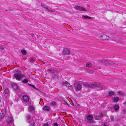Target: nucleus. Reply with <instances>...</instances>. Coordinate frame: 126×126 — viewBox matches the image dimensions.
Returning <instances> with one entry per match:
<instances>
[{"label": "nucleus", "instance_id": "obj_1", "mask_svg": "<svg viewBox=\"0 0 126 126\" xmlns=\"http://www.w3.org/2000/svg\"><path fill=\"white\" fill-rule=\"evenodd\" d=\"M102 86L98 83H96L94 84L88 83V87L91 88H94L96 87L101 88Z\"/></svg>", "mask_w": 126, "mask_h": 126}, {"label": "nucleus", "instance_id": "obj_2", "mask_svg": "<svg viewBox=\"0 0 126 126\" xmlns=\"http://www.w3.org/2000/svg\"><path fill=\"white\" fill-rule=\"evenodd\" d=\"M14 76L16 79L18 80H20L22 79V78L25 76L24 75L20 73H17L14 74Z\"/></svg>", "mask_w": 126, "mask_h": 126}, {"label": "nucleus", "instance_id": "obj_3", "mask_svg": "<svg viewBox=\"0 0 126 126\" xmlns=\"http://www.w3.org/2000/svg\"><path fill=\"white\" fill-rule=\"evenodd\" d=\"M8 126H16L14 125L12 117H9L7 120Z\"/></svg>", "mask_w": 126, "mask_h": 126}, {"label": "nucleus", "instance_id": "obj_4", "mask_svg": "<svg viewBox=\"0 0 126 126\" xmlns=\"http://www.w3.org/2000/svg\"><path fill=\"white\" fill-rule=\"evenodd\" d=\"M74 7L76 9L78 10L82 11H87L86 10H85L83 7L78 6H75Z\"/></svg>", "mask_w": 126, "mask_h": 126}, {"label": "nucleus", "instance_id": "obj_5", "mask_svg": "<svg viewBox=\"0 0 126 126\" xmlns=\"http://www.w3.org/2000/svg\"><path fill=\"white\" fill-rule=\"evenodd\" d=\"M70 51L68 49H65L63 51V53L64 55H68L70 54Z\"/></svg>", "mask_w": 126, "mask_h": 126}, {"label": "nucleus", "instance_id": "obj_6", "mask_svg": "<svg viewBox=\"0 0 126 126\" xmlns=\"http://www.w3.org/2000/svg\"><path fill=\"white\" fill-rule=\"evenodd\" d=\"M5 113L6 112L5 110H3V111H1L0 114V120L4 117Z\"/></svg>", "mask_w": 126, "mask_h": 126}, {"label": "nucleus", "instance_id": "obj_7", "mask_svg": "<svg viewBox=\"0 0 126 126\" xmlns=\"http://www.w3.org/2000/svg\"><path fill=\"white\" fill-rule=\"evenodd\" d=\"M42 109L44 110L47 111H49L50 110V108L47 106H44L43 107Z\"/></svg>", "mask_w": 126, "mask_h": 126}, {"label": "nucleus", "instance_id": "obj_8", "mask_svg": "<svg viewBox=\"0 0 126 126\" xmlns=\"http://www.w3.org/2000/svg\"><path fill=\"white\" fill-rule=\"evenodd\" d=\"M28 109L30 111H33L34 110V107L33 105H30L29 106Z\"/></svg>", "mask_w": 126, "mask_h": 126}, {"label": "nucleus", "instance_id": "obj_9", "mask_svg": "<svg viewBox=\"0 0 126 126\" xmlns=\"http://www.w3.org/2000/svg\"><path fill=\"white\" fill-rule=\"evenodd\" d=\"M23 100L25 102H27L29 100V98L28 96L26 95H24L23 96Z\"/></svg>", "mask_w": 126, "mask_h": 126}, {"label": "nucleus", "instance_id": "obj_10", "mask_svg": "<svg viewBox=\"0 0 126 126\" xmlns=\"http://www.w3.org/2000/svg\"><path fill=\"white\" fill-rule=\"evenodd\" d=\"M63 85L67 86L68 87H71V85L66 81L63 82Z\"/></svg>", "mask_w": 126, "mask_h": 126}, {"label": "nucleus", "instance_id": "obj_11", "mask_svg": "<svg viewBox=\"0 0 126 126\" xmlns=\"http://www.w3.org/2000/svg\"><path fill=\"white\" fill-rule=\"evenodd\" d=\"M93 118V116L91 115H88L87 117V119L89 121L92 120Z\"/></svg>", "mask_w": 126, "mask_h": 126}, {"label": "nucleus", "instance_id": "obj_12", "mask_svg": "<svg viewBox=\"0 0 126 126\" xmlns=\"http://www.w3.org/2000/svg\"><path fill=\"white\" fill-rule=\"evenodd\" d=\"M81 88V86L80 84H78L76 88V91H78L79 90H80Z\"/></svg>", "mask_w": 126, "mask_h": 126}, {"label": "nucleus", "instance_id": "obj_13", "mask_svg": "<svg viewBox=\"0 0 126 126\" xmlns=\"http://www.w3.org/2000/svg\"><path fill=\"white\" fill-rule=\"evenodd\" d=\"M102 37L103 39L106 40H108L109 38L108 36L104 35H103Z\"/></svg>", "mask_w": 126, "mask_h": 126}, {"label": "nucleus", "instance_id": "obj_14", "mask_svg": "<svg viewBox=\"0 0 126 126\" xmlns=\"http://www.w3.org/2000/svg\"><path fill=\"white\" fill-rule=\"evenodd\" d=\"M119 107L118 105L115 106L113 107L114 109L116 111L118 110L119 109Z\"/></svg>", "mask_w": 126, "mask_h": 126}, {"label": "nucleus", "instance_id": "obj_15", "mask_svg": "<svg viewBox=\"0 0 126 126\" xmlns=\"http://www.w3.org/2000/svg\"><path fill=\"white\" fill-rule=\"evenodd\" d=\"M5 93V94H9V90L8 88H6L4 90Z\"/></svg>", "mask_w": 126, "mask_h": 126}, {"label": "nucleus", "instance_id": "obj_16", "mask_svg": "<svg viewBox=\"0 0 126 126\" xmlns=\"http://www.w3.org/2000/svg\"><path fill=\"white\" fill-rule=\"evenodd\" d=\"M82 17L83 18H87L88 19H90L92 18V17L89 16H84L83 15L82 16Z\"/></svg>", "mask_w": 126, "mask_h": 126}, {"label": "nucleus", "instance_id": "obj_17", "mask_svg": "<svg viewBox=\"0 0 126 126\" xmlns=\"http://www.w3.org/2000/svg\"><path fill=\"white\" fill-rule=\"evenodd\" d=\"M12 87L15 90H16L18 88V86L16 84H14L12 85Z\"/></svg>", "mask_w": 126, "mask_h": 126}, {"label": "nucleus", "instance_id": "obj_18", "mask_svg": "<svg viewBox=\"0 0 126 126\" xmlns=\"http://www.w3.org/2000/svg\"><path fill=\"white\" fill-rule=\"evenodd\" d=\"M101 117L100 116L97 115H95L94 116V118L96 120L100 119Z\"/></svg>", "mask_w": 126, "mask_h": 126}, {"label": "nucleus", "instance_id": "obj_19", "mask_svg": "<svg viewBox=\"0 0 126 126\" xmlns=\"http://www.w3.org/2000/svg\"><path fill=\"white\" fill-rule=\"evenodd\" d=\"M119 99V98L118 97H116L113 99V102H117Z\"/></svg>", "mask_w": 126, "mask_h": 126}, {"label": "nucleus", "instance_id": "obj_20", "mask_svg": "<svg viewBox=\"0 0 126 126\" xmlns=\"http://www.w3.org/2000/svg\"><path fill=\"white\" fill-rule=\"evenodd\" d=\"M86 65L87 67H90L92 66V64L91 63L89 62L86 64Z\"/></svg>", "mask_w": 126, "mask_h": 126}, {"label": "nucleus", "instance_id": "obj_21", "mask_svg": "<svg viewBox=\"0 0 126 126\" xmlns=\"http://www.w3.org/2000/svg\"><path fill=\"white\" fill-rule=\"evenodd\" d=\"M110 96H112L114 95V92L112 91H110L108 92Z\"/></svg>", "mask_w": 126, "mask_h": 126}, {"label": "nucleus", "instance_id": "obj_22", "mask_svg": "<svg viewBox=\"0 0 126 126\" xmlns=\"http://www.w3.org/2000/svg\"><path fill=\"white\" fill-rule=\"evenodd\" d=\"M28 79H24L22 81V82L23 83H24L28 82Z\"/></svg>", "mask_w": 126, "mask_h": 126}, {"label": "nucleus", "instance_id": "obj_23", "mask_svg": "<svg viewBox=\"0 0 126 126\" xmlns=\"http://www.w3.org/2000/svg\"><path fill=\"white\" fill-rule=\"evenodd\" d=\"M21 52L22 54L25 55L26 54V50L23 49L21 51Z\"/></svg>", "mask_w": 126, "mask_h": 126}, {"label": "nucleus", "instance_id": "obj_24", "mask_svg": "<svg viewBox=\"0 0 126 126\" xmlns=\"http://www.w3.org/2000/svg\"><path fill=\"white\" fill-rule=\"evenodd\" d=\"M27 119L29 121H31L32 120V118L29 115H28L27 116Z\"/></svg>", "mask_w": 126, "mask_h": 126}, {"label": "nucleus", "instance_id": "obj_25", "mask_svg": "<svg viewBox=\"0 0 126 126\" xmlns=\"http://www.w3.org/2000/svg\"><path fill=\"white\" fill-rule=\"evenodd\" d=\"M118 93L121 96H123L124 95V93L123 92L121 91H119Z\"/></svg>", "mask_w": 126, "mask_h": 126}, {"label": "nucleus", "instance_id": "obj_26", "mask_svg": "<svg viewBox=\"0 0 126 126\" xmlns=\"http://www.w3.org/2000/svg\"><path fill=\"white\" fill-rule=\"evenodd\" d=\"M74 106L76 108H78V107L79 106V104H75V103L73 104Z\"/></svg>", "mask_w": 126, "mask_h": 126}, {"label": "nucleus", "instance_id": "obj_27", "mask_svg": "<svg viewBox=\"0 0 126 126\" xmlns=\"http://www.w3.org/2000/svg\"><path fill=\"white\" fill-rule=\"evenodd\" d=\"M110 119L111 121H113L114 120L113 117L112 116H110Z\"/></svg>", "mask_w": 126, "mask_h": 126}, {"label": "nucleus", "instance_id": "obj_28", "mask_svg": "<svg viewBox=\"0 0 126 126\" xmlns=\"http://www.w3.org/2000/svg\"><path fill=\"white\" fill-rule=\"evenodd\" d=\"M51 104L52 105H56V103L55 102L53 101L51 103Z\"/></svg>", "mask_w": 126, "mask_h": 126}, {"label": "nucleus", "instance_id": "obj_29", "mask_svg": "<svg viewBox=\"0 0 126 126\" xmlns=\"http://www.w3.org/2000/svg\"><path fill=\"white\" fill-rule=\"evenodd\" d=\"M30 126H35L34 124V123H32L30 124Z\"/></svg>", "mask_w": 126, "mask_h": 126}, {"label": "nucleus", "instance_id": "obj_30", "mask_svg": "<svg viewBox=\"0 0 126 126\" xmlns=\"http://www.w3.org/2000/svg\"><path fill=\"white\" fill-rule=\"evenodd\" d=\"M53 126H58V124L56 123H54Z\"/></svg>", "mask_w": 126, "mask_h": 126}, {"label": "nucleus", "instance_id": "obj_31", "mask_svg": "<svg viewBox=\"0 0 126 126\" xmlns=\"http://www.w3.org/2000/svg\"><path fill=\"white\" fill-rule=\"evenodd\" d=\"M29 85L31 86L32 87H33V88H34L35 87V86L34 85H31L30 84H29Z\"/></svg>", "mask_w": 126, "mask_h": 126}, {"label": "nucleus", "instance_id": "obj_32", "mask_svg": "<svg viewBox=\"0 0 126 126\" xmlns=\"http://www.w3.org/2000/svg\"><path fill=\"white\" fill-rule=\"evenodd\" d=\"M107 123L106 122L105 123L104 125L103 126H109V125L107 124Z\"/></svg>", "mask_w": 126, "mask_h": 126}, {"label": "nucleus", "instance_id": "obj_33", "mask_svg": "<svg viewBox=\"0 0 126 126\" xmlns=\"http://www.w3.org/2000/svg\"><path fill=\"white\" fill-rule=\"evenodd\" d=\"M44 126H49L48 124H46L44 125Z\"/></svg>", "mask_w": 126, "mask_h": 126}, {"label": "nucleus", "instance_id": "obj_34", "mask_svg": "<svg viewBox=\"0 0 126 126\" xmlns=\"http://www.w3.org/2000/svg\"><path fill=\"white\" fill-rule=\"evenodd\" d=\"M41 6H42L43 7H44V6H45L44 4L43 3H42L41 4Z\"/></svg>", "mask_w": 126, "mask_h": 126}, {"label": "nucleus", "instance_id": "obj_35", "mask_svg": "<svg viewBox=\"0 0 126 126\" xmlns=\"http://www.w3.org/2000/svg\"><path fill=\"white\" fill-rule=\"evenodd\" d=\"M100 115L101 116H103V113L102 112H101V115Z\"/></svg>", "mask_w": 126, "mask_h": 126}, {"label": "nucleus", "instance_id": "obj_36", "mask_svg": "<svg viewBox=\"0 0 126 126\" xmlns=\"http://www.w3.org/2000/svg\"><path fill=\"white\" fill-rule=\"evenodd\" d=\"M49 11H50V12H53V11H52L51 10H49Z\"/></svg>", "mask_w": 126, "mask_h": 126}, {"label": "nucleus", "instance_id": "obj_37", "mask_svg": "<svg viewBox=\"0 0 126 126\" xmlns=\"http://www.w3.org/2000/svg\"><path fill=\"white\" fill-rule=\"evenodd\" d=\"M110 63V64H112V62H111V63Z\"/></svg>", "mask_w": 126, "mask_h": 126}, {"label": "nucleus", "instance_id": "obj_38", "mask_svg": "<svg viewBox=\"0 0 126 126\" xmlns=\"http://www.w3.org/2000/svg\"><path fill=\"white\" fill-rule=\"evenodd\" d=\"M46 9L47 10L48 9V8H46Z\"/></svg>", "mask_w": 126, "mask_h": 126}]
</instances>
